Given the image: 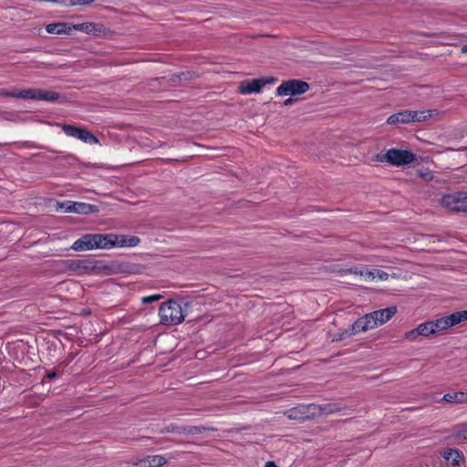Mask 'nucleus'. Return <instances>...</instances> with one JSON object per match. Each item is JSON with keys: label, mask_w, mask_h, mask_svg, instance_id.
Returning a JSON list of instances; mask_svg holds the SVG:
<instances>
[{"label": "nucleus", "mask_w": 467, "mask_h": 467, "mask_svg": "<svg viewBox=\"0 0 467 467\" xmlns=\"http://www.w3.org/2000/svg\"><path fill=\"white\" fill-rule=\"evenodd\" d=\"M467 321V310L454 312L449 316L419 324L415 328L405 333L404 337L410 342H419L421 337L443 333L450 327Z\"/></svg>", "instance_id": "1"}, {"label": "nucleus", "mask_w": 467, "mask_h": 467, "mask_svg": "<svg viewBox=\"0 0 467 467\" xmlns=\"http://www.w3.org/2000/svg\"><path fill=\"white\" fill-rule=\"evenodd\" d=\"M397 313L396 306H389L385 309L377 310L367 314L358 318L348 330H343L340 332L337 337H334L333 340H341L347 337L356 335L358 333L366 332L368 330L374 329L391 319V317Z\"/></svg>", "instance_id": "2"}, {"label": "nucleus", "mask_w": 467, "mask_h": 467, "mask_svg": "<svg viewBox=\"0 0 467 467\" xmlns=\"http://www.w3.org/2000/svg\"><path fill=\"white\" fill-rule=\"evenodd\" d=\"M93 246L96 249L130 248L140 244V238L135 235L116 234H92Z\"/></svg>", "instance_id": "3"}, {"label": "nucleus", "mask_w": 467, "mask_h": 467, "mask_svg": "<svg viewBox=\"0 0 467 467\" xmlns=\"http://www.w3.org/2000/svg\"><path fill=\"white\" fill-rule=\"evenodd\" d=\"M186 302L168 300L162 303L159 308L161 323L165 326H175L185 319Z\"/></svg>", "instance_id": "4"}, {"label": "nucleus", "mask_w": 467, "mask_h": 467, "mask_svg": "<svg viewBox=\"0 0 467 467\" xmlns=\"http://www.w3.org/2000/svg\"><path fill=\"white\" fill-rule=\"evenodd\" d=\"M325 410L327 413H331L337 410L335 406L328 405L327 407L321 409L315 404L300 405L290 409L285 412L286 416L291 420H304L313 418Z\"/></svg>", "instance_id": "5"}, {"label": "nucleus", "mask_w": 467, "mask_h": 467, "mask_svg": "<svg viewBox=\"0 0 467 467\" xmlns=\"http://www.w3.org/2000/svg\"><path fill=\"white\" fill-rule=\"evenodd\" d=\"M380 161L394 166H402L413 162L415 155L407 150L389 149L380 158Z\"/></svg>", "instance_id": "6"}, {"label": "nucleus", "mask_w": 467, "mask_h": 467, "mask_svg": "<svg viewBox=\"0 0 467 467\" xmlns=\"http://www.w3.org/2000/svg\"><path fill=\"white\" fill-rule=\"evenodd\" d=\"M309 89V85L302 80L291 79L284 81L276 88L278 96H296L306 93Z\"/></svg>", "instance_id": "7"}, {"label": "nucleus", "mask_w": 467, "mask_h": 467, "mask_svg": "<svg viewBox=\"0 0 467 467\" xmlns=\"http://www.w3.org/2000/svg\"><path fill=\"white\" fill-rule=\"evenodd\" d=\"M57 210H60L64 213H74L79 214H90L99 212L98 207L93 204L73 201L58 202Z\"/></svg>", "instance_id": "8"}, {"label": "nucleus", "mask_w": 467, "mask_h": 467, "mask_svg": "<svg viewBox=\"0 0 467 467\" xmlns=\"http://www.w3.org/2000/svg\"><path fill=\"white\" fill-rule=\"evenodd\" d=\"M101 263L90 259L73 260L69 263L68 267L78 275L98 273L101 266Z\"/></svg>", "instance_id": "9"}, {"label": "nucleus", "mask_w": 467, "mask_h": 467, "mask_svg": "<svg viewBox=\"0 0 467 467\" xmlns=\"http://www.w3.org/2000/svg\"><path fill=\"white\" fill-rule=\"evenodd\" d=\"M58 93L41 88L22 89V99L41 101H55L58 99Z\"/></svg>", "instance_id": "10"}, {"label": "nucleus", "mask_w": 467, "mask_h": 467, "mask_svg": "<svg viewBox=\"0 0 467 467\" xmlns=\"http://www.w3.org/2000/svg\"><path fill=\"white\" fill-rule=\"evenodd\" d=\"M441 205L451 211L466 212V194L456 192L444 195L441 199Z\"/></svg>", "instance_id": "11"}, {"label": "nucleus", "mask_w": 467, "mask_h": 467, "mask_svg": "<svg viewBox=\"0 0 467 467\" xmlns=\"http://www.w3.org/2000/svg\"><path fill=\"white\" fill-rule=\"evenodd\" d=\"M274 81V78L244 80L239 84L238 91L244 95L259 93L266 84L273 83Z\"/></svg>", "instance_id": "12"}, {"label": "nucleus", "mask_w": 467, "mask_h": 467, "mask_svg": "<svg viewBox=\"0 0 467 467\" xmlns=\"http://www.w3.org/2000/svg\"><path fill=\"white\" fill-rule=\"evenodd\" d=\"M355 274L359 275L362 277V279L366 282L375 280L386 281L389 276L388 273L379 269H364L362 271H359L358 273L356 271Z\"/></svg>", "instance_id": "13"}, {"label": "nucleus", "mask_w": 467, "mask_h": 467, "mask_svg": "<svg viewBox=\"0 0 467 467\" xmlns=\"http://www.w3.org/2000/svg\"><path fill=\"white\" fill-rule=\"evenodd\" d=\"M410 113L412 122H422L430 119L437 118L441 114V111L436 109H432L422 110H410Z\"/></svg>", "instance_id": "14"}, {"label": "nucleus", "mask_w": 467, "mask_h": 467, "mask_svg": "<svg viewBox=\"0 0 467 467\" xmlns=\"http://www.w3.org/2000/svg\"><path fill=\"white\" fill-rule=\"evenodd\" d=\"M72 249L75 251H89L94 250L93 246V234H88L78 239L72 244Z\"/></svg>", "instance_id": "15"}, {"label": "nucleus", "mask_w": 467, "mask_h": 467, "mask_svg": "<svg viewBox=\"0 0 467 467\" xmlns=\"http://www.w3.org/2000/svg\"><path fill=\"white\" fill-rule=\"evenodd\" d=\"M410 115V110L400 111L396 114L389 116L387 119V123L389 125L411 123L412 121Z\"/></svg>", "instance_id": "16"}, {"label": "nucleus", "mask_w": 467, "mask_h": 467, "mask_svg": "<svg viewBox=\"0 0 467 467\" xmlns=\"http://www.w3.org/2000/svg\"><path fill=\"white\" fill-rule=\"evenodd\" d=\"M46 30L49 34H69L72 31L70 24L67 23H52L46 26Z\"/></svg>", "instance_id": "17"}, {"label": "nucleus", "mask_w": 467, "mask_h": 467, "mask_svg": "<svg viewBox=\"0 0 467 467\" xmlns=\"http://www.w3.org/2000/svg\"><path fill=\"white\" fill-rule=\"evenodd\" d=\"M166 462L161 455H150L140 461L141 467H160Z\"/></svg>", "instance_id": "18"}, {"label": "nucleus", "mask_w": 467, "mask_h": 467, "mask_svg": "<svg viewBox=\"0 0 467 467\" xmlns=\"http://www.w3.org/2000/svg\"><path fill=\"white\" fill-rule=\"evenodd\" d=\"M442 400L448 403H467V391L447 393L443 396Z\"/></svg>", "instance_id": "19"}, {"label": "nucleus", "mask_w": 467, "mask_h": 467, "mask_svg": "<svg viewBox=\"0 0 467 467\" xmlns=\"http://www.w3.org/2000/svg\"><path fill=\"white\" fill-rule=\"evenodd\" d=\"M72 29L82 31L88 34H97L99 32V26L95 23H81L71 25Z\"/></svg>", "instance_id": "20"}, {"label": "nucleus", "mask_w": 467, "mask_h": 467, "mask_svg": "<svg viewBox=\"0 0 467 467\" xmlns=\"http://www.w3.org/2000/svg\"><path fill=\"white\" fill-rule=\"evenodd\" d=\"M443 458L447 461H451L453 465H459L462 456L457 450L448 449L443 454Z\"/></svg>", "instance_id": "21"}, {"label": "nucleus", "mask_w": 467, "mask_h": 467, "mask_svg": "<svg viewBox=\"0 0 467 467\" xmlns=\"http://www.w3.org/2000/svg\"><path fill=\"white\" fill-rule=\"evenodd\" d=\"M78 139L81 140L82 141H84L86 143H97L98 142L97 138L95 136H93V134H91L88 130H82V129H80V130L78 132Z\"/></svg>", "instance_id": "22"}, {"label": "nucleus", "mask_w": 467, "mask_h": 467, "mask_svg": "<svg viewBox=\"0 0 467 467\" xmlns=\"http://www.w3.org/2000/svg\"><path fill=\"white\" fill-rule=\"evenodd\" d=\"M454 437L460 441H467V423L456 428Z\"/></svg>", "instance_id": "23"}, {"label": "nucleus", "mask_w": 467, "mask_h": 467, "mask_svg": "<svg viewBox=\"0 0 467 467\" xmlns=\"http://www.w3.org/2000/svg\"><path fill=\"white\" fill-rule=\"evenodd\" d=\"M63 130L67 136H71V137H75V138L78 137V132L80 130L79 128L70 126V125L64 126Z\"/></svg>", "instance_id": "24"}, {"label": "nucleus", "mask_w": 467, "mask_h": 467, "mask_svg": "<svg viewBox=\"0 0 467 467\" xmlns=\"http://www.w3.org/2000/svg\"><path fill=\"white\" fill-rule=\"evenodd\" d=\"M161 298H162V296H161V295H159V294L151 295V296H144V297L142 298V303H143V304H148V303H151V302L158 301V300H160Z\"/></svg>", "instance_id": "25"}, {"label": "nucleus", "mask_w": 467, "mask_h": 467, "mask_svg": "<svg viewBox=\"0 0 467 467\" xmlns=\"http://www.w3.org/2000/svg\"><path fill=\"white\" fill-rule=\"evenodd\" d=\"M95 0H67V5H88Z\"/></svg>", "instance_id": "26"}, {"label": "nucleus", "mask_w": 467, "mask_h": 467, "mask_svg": "<svg viewBox=\"0 0 467 467\" xmlns=\"http://www.w3.org/2000/svg\"><path fill=\"white\" fill-rule=\"evenodd\" d=\"M8 97L22 99V89L14 88V89L10 90V92L8 93Z\"/></svg>", "instance_id": "27"}, {"label": "nucleus", "mask_w": 467, "mask_h": 467, "mask_svg": "<svg viewBox=\"0 0 467 467\" xmlns=\"http://www.w3.org/2000/svg\"><path fill=\"white\" fill-rule=\"evenodd\" d=\"M420 177H421L422 179H424L425 181H430V180H431V179H432V174H431L430 171H421V172L420 173Z\"/></svg>", "instance_id": "28"}, {"label": "nucleus", "mask_w": 467, "mask_h": 467, "mask_svg": "<svg viewBox=\"0 0 467 467\" xmlns=\"http://www.w3.org/2000/svg\"><path fill=\"white\" fill-rule=\"evenodd\" d=\"M293 102H294V99L290 98L284 101V105L288 106V105H291Z\"/></svg>", "instance_id": "29"}, {"label": "nucleus", "mask_w": 467, "mask_h": 467, "mask_svg": "<svg viewBox=\"0 0 467 467\" xmlns=\"http://www.w3.org/2000/svg\"><path fill=\"white\" fill-rule=\"evenodd\" d=\"M265 467H278L274 462H267Z\"/></svg>", "instance_id": "30"}, {"label": "nucleus", "mask_w": 467, "mask_h": 467, "mask_svg": "<svg viewBox=\"0 0 467 467\" xmlns=\"http://www.w3.org/2000/svg\"><path fill=\"white\" fill-rule=\"evenodd\" d=\"M9 92H10V91H8V90H2V91H0V95H2V96H5V97H8V93H9Z\"/></svg>", "instance_id": "31"}, {"label": "nucleus", "mask_w": 467, "mask_h": 467, "mask_svg": "<svg viewBox=\"0 0 467 467\" xmlns=\"http://www.w3.org/2000/svg\"><path fill=\"white\" fill-rule=\"evenodd\" d=\"M461 51L463 54L467 53V45L462 46Z\"/></svg>", "instance_id": "32"}, {"label": "nucleus", "mask_w": 467, "mask_h": 467, "mask_svg": "<svg viewBox=\"0 0 467 467\" xmlns=\"http://www.w3.org/2000/svg\"><path fill=\"white\" fill-rule=\"evenodd\" d=\"M47 377L50 378V379H53L56 377V373L55 372H50L47 374Z\"/></svg>", "instance_id": "33"}, {"label": "nucleus", "mask_w": 467, "mask_h": 467, "mask_svg": "<svg viewBox=\"0 0 467 467\" xmlns=\"http://www.w3.org/2000/svg\"><path fill=\"white\" fill-rule=\"evenodd\" d=\"M466 212H467V195H466Z\"/></svg>", "instance_id": "34"}]
</instances>
